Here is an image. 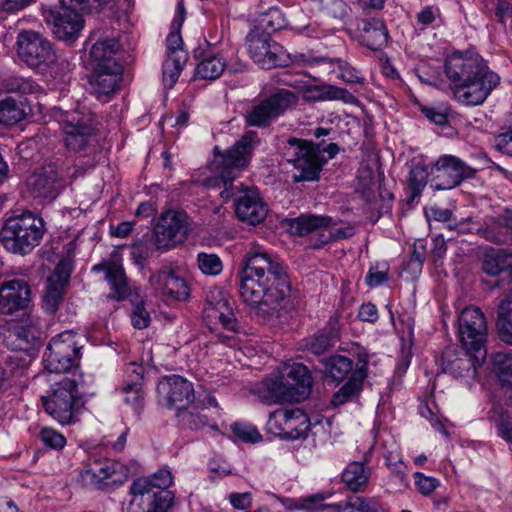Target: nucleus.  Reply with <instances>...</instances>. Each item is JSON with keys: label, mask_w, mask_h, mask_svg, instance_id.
I'll return each mask as SVG.
<instances>
[{"label": "nucleus", "mask_w": 512, "mask_h": 512, "mask_svg": "<svg viewBox=\"0 0 512 512\" xmlns=\"http://www.w3.org/2000/svg\"><path fill=\"white\" fill-rule=\"evenodd\" d=\"M238 277L239 295L256 316L280 317L290 307L286 268L259 244L252 243L246 251Z\"/></svg>", "instance_id": "nucleus-1"}, {"label": "nucleus", "mask_w": 512, "mask_h": 512, "mask_svg": "<svg viewBox=\"0 0 512 512\" xmlns=\"http://www.w3.org/2000/svg\"><path fill=\"white\" fill-rule=\"evenodd\" d=\"M444 72L454 99L466 106L481 105L500 82V77L473 48L447 55Z\"/></svg>", "instance_id": "nucleus-2"}, {"label": "nucleus", "mask_w": 512, "mask_h": 512, "mask_svg": "<svg viewBox=\"0 0 512 512\" xmlns=\"http://www.w3.org/2000/svg\"><path fill=\"white\" fill-rule=\"evenodd\" d=\"M172 483V474L167 469L135 479L129 490L131 500L124 512H168L174 502V493L168 490Z\"/></svg>", "instance_id": "nucleus-3"}, {"label": "nucleus", "mask_w": 512, "mask_h": 512, "mask_svg": "<svg viewBox=\"0 0 512 512\" xmlns=\"http://www.w3.org/2000/svg\"><path fill=\"white\" fill-rule=\"evenodd\" d=\"M336 143L324 145V141L313 143L312 141L289 138L284 147V157L298 174L293 176L294 182L316 181L319 179L322 167L339 153Z\"/></svg>", "instance_id": "nucleus-4"}, {"label": "nucleus", "mask_w": 512, "mask_h": 512, "mask_svg": "<svg viewBox=\"0 0 512 512\" xmlns=\"http://www.w3.org/2000/svg\"><path fill=\"white\" fill-rule=\"evenodd\" d=\"M311 375L300 363L286 367L274 377L265 379L257 387V395L266 404L300 402L310 392Z\"/></svg>", "instance_id": "nucleus-5"}, {"label": "nucleus", "mask_w": 512, "mask_h": 512, "mask_svg": "<svg viewBox=\"0 0 512 512\" xmlns=\"http://www.w3.org/2000/svg\"><path fill=\"white\" fill-rule=\"evenodd\" d=\"M258 142L257 133L248 131L224 153L215 148L212 167L223 181L224 189L220 193L223 199L228 200L242 187V184L235 185L233 181L248 166L251 153Z\"/></svg>", "instance_id": "nucleus-6"}, {"label": "nucleus", "mask_w": 512, "mask_h": 512, "mask_svg": "<svg viewBox=\"0 0 512 512\" xmlns=\"http://www.w3.org/2000/svg\"><path fill=\"white\" fill-rule=\"evenodd\" d=\"M43 234L42 218L32 212H25L6 220L0 233V240L6 250L25 255L39 244Z\"/></svg>", "instance_id": "nucleus-7"}, {"label": "nucleus", "mask_w": 512, "mask_h": 512, "mask_svg": "<svg viewBox=\"0 0 512 512\" xmlns=\"http://www.w3.org/2000/svg\"><path fill=\"white\" fill-rule=\"evenodd\" d=\"M101 57L98 56V101L109 102L120 88L123 65L117 55L120 44L116 37L101 42Z\"/></svg>", "instance_id": "nucleus-8"}, {"label": "nucleus", "mask_w": 512, "mask_h": 512, "mask_svg": "<svg viewBox=\"0 0 512 512\" xmlns=\"http://www.w3.org/2000/svg\"><path fill=\"white\" fill-rule=\"evenodd\" d=\"M76 386L77 383L74 380L64 377L51 386L50 395L42 397L45 411L60 424L71 423L74 410L84 406L83 398L87 392L82 391L77 394Z\"/></svg>", "instance_id": "nucleus-9"}, {"label": "nucleus", "mask_w": 512, "mask_h": 512, "mask_svg": "<svg viewBox=\"0 0 512 512\" xmlns=\"http://www.w3.org/2000/svg\"><path fill=\"white\" fill-rule=\"evenodd\" d=\"M458 331L464 350L472 351L477 362H484L487 356V323L480 308L468 306L458 317Z\"/></svg>", "instance_id": "nucleus-10"}, {"label": "nucleus", "mask_w": 512, "mask_h": 512, "mask_svg": "<svg viewBox=\"0 0 512 512\" xmlns=\"http://www.w3.org/2000/svg\"><path fill=\"white\" fill-rule=\"evenodd\" d=\"M78 336L72 331H65L54 336L48 343L43 355L44 368L49 373H66L77 366L80 358Z\"/></svg>", "instance_id": "nucleus-11"}, {"label": "nucleus", "mask_w": 512, "mask_h": 512, "mask_svg": "<svg viewBox=\"0 0 512 512\" xmlns=\"http://www.w3.org/2000/svg\"><path fill=\"white\" fill-rule=\"evenodd\" d=\"M476 169L457 156L441 155L430 167V187L434 191L450 190L473 179Z\"/></svg>", "instance_id": "nucleus-12"}, {"label": "nucleus", "mask_w": 512, "mask_h": 512, "mask_svg": "<svg viewBox=\"0 0 512 512\" xmlns=\"http://www.w3.org/2000/svg\"><path fill=\"white\" fill-rule=\"evenodd\" d=\"M297 95L287 89H278L262 99L246 115L250 126L267 127L270 123L296 105Z\"/></svg>", "instance_id": "nucleus-13"}, {"label": "nucleus", "mask_w": 512, "mask_h": 512, "mask_svg": "<svg viewBox=\"0 0 512 512\" xmlns=\"http://www.w3.org/2000/svg\"><path fill=\"white\" fill-rule=\"evenodd\" d=\"M188 214L183 210H167L162 213L153 232L158 249L169 250L183 243L190 231Z\"/></svg>", "instance_id": "nucleus-14"}, {"label": "nucleus", "mask_w": 512, "mask_h": 512, "mask_svg": "<svg viewBox=\"0 0 512 512\" xmlns=\"http://www.w3.org/2000/svg\"><path fill=\"white\" fill-rule=\"evenodd\" d=\"M16 46L18 57L33 69L45 70L57 59L52 44L40 34H18Z\"/></svg>", "instance_id": "nucleus-15"}, {"label": "nucleus", "mask_w": 512, "mask_h": 512, "mask_svg": "<svg viewBox=\"0 0 512 512\" xmlns=\"http://www.w3.org/2000/svg\"><path fill=\"white\" fill-rule=\"evenodd\" d=\"M61 125L65 146L71 151H84L94 140L96 121L93 114H72Z\"/></svg>", "instance_id": "nucleus-16"}, {"label": "nucleus", "mask_w": 512, "mask_h": 512, "mask_svg": "<svg viewBox=\"0 0 512 512\" xmlns=\"http://www.w3.org/2000/svg\"><path fill=\"white\" fill-rule=\"evenodd\" d=\"M268 426L270 431L281 438L296 440L307 433L310 422L299 408L280 409L270 415Z\"/></svg>", "instance_id": "nucleus-17"}, {"label": "nucleus", "mask_w": 512, "mask_h": 512, "mask_svg": "<svg viewBox=\"0 0 512 512\" xmlns=\"http://www.w3.org/2000/svg\"><path fill=\"white\" fill-rule=\"evenodd\" d=\"M72 271L71 261L62 259L47 278L42 295V307L45 312L54 314L64 300Z\"/></svg>", "instance_id": "nucleus-18"}, {"label": "nucleus", "mask_w": 512, "mask_h": 512, "mask_svg": "<svg viewBox=\"0 0 512 512\" xmlns=\"http://www.w3.org/2000/svg\"><path fill=\"white\" fill-rule=\"evenodd\" d=\"M246 45L251 58L264 69L284 64L283 47L271 38V34H248Z\"/></svg>", "instance_id": "nucleus-19"}, {"label": "nucleus", "mask_w": 512, "mask_h": 512, "mask_svg": "<svg viewBox=\"0 0 512 512\" xmlns=\"http://www.w3.org/2000/svg\"><path fill=\"white\" fill-rule=\"evenodd\" d=\"M60 175L54 164L35 170L26 180L27 191L31 197L41 201L56 198L59 190Z\"/></svg>", "instance_id": "nucleus-20"}, {"label": "nucleus", "mask_w": 512, "mask_h": 512, "mask_svg": "<svg viewBox=\"0 0 512 512\" xmlns=\"http://www.w3.org/2000/svg\"><path fill=\"white\" fill-rule=\"evenodd\" d=\"M31 301V288L23 279H10L0 283V314L12 315L24 310Z\"/></svg>", "instance_id": "nucleus-21"}, {"label": "nucleus", "mask_w": 512, "mask_h": 512, "mask_svg": "<svg viewBox=\"0 0 512 512\" xmlns=\"http://www.w3.org/2000/svg\"><path fill=\"white\" fill-rule=\"evenodd\" d=\"M479 236L496 244H512V210L487 215L477 229Z\"/></svg>", "instance_id": "nucleus-22"}, {"label": "nucleus", "mask_w": 512, "mask_h": 512, "mask_svg": "<svg viewBox=\"0 0 512 512\" xmlns=\"http://www.w3.org/2000/svg\"><path fill=\"white\" fill-rule=\"evenodd\" d=\"M235 213L239 220L251 225L261 223L267 216L268 207L257 188H247L235 200Z\"/></svg>", "instance_id": "nucleus-23"}, {"label": "nucleus", "mask_w": 512, "mask_h": 512, "mask_svg": "<svg viewBox=\"0 0 512 512\" xmlns=\"http://www.w3.org/2000/svg\"><path fill=\"white\" fill-rule=\"evenodd\" d=\"M105 272V279L110 286L109 297L115 300H123L132 296L131 287L128 283L122 260L119 254L114 253L109 260L98 264V271Z\"/></svg>", "instance_id": "nucleus-24"}, {"label": "nucleus", "mask_w": 512, "mask_h": 512, "mask_svg": "<svg viewBox=\"0 0 512 512\" xmlns=\"http://www.w3.org/2000/svg\"><path fill=\"white\" fill-rule=\"evenodd\" d=\"M158 390L161 394H164L166 405L169 408H175L177 412L190 405L194 398L192 383L177 375H173L165 382L160 383Z\"/></svg>", "instance_id": "nucleus-25"}, {"label": "nucleus", "mask_w": 512, "mask_h": 512, "mask_svg": "<svg viewBox=\"0 0 512 512\" xmlns=\"http://www.w3.org/2000/svg\"><path fill=\"white\" fill-rule=\"evenodd\" d=\"M205 315L211 320L219 321L224 329L235 332L237 320L229 301L221 291H211L206 299Z\"/></svg>", "instance_id": "nucleus-26"}, {"label": "nucleus", "mask_w": 512, "mask_h": 512, "mask_svg": "<svg viewBox=\"0 0 512 512\" xmlns=\"http://www.w3.org/2000/svg\"><path fill=\"white\" fill-rule=\"evenodd\" d=\"M472 351L465 350L456 354L455 348H447L442 353V369L454 377L470 376L476 373L477 366L484 362H477Z\"/></svg>", "instance_id": "nucleus-27"}, {"label": "nucleus", "mask_w": 512, "mask_h": 512, "mask_svg": "<svg viewBox=\"0 0 512 512\" xmlns=\"http://www.w3.org/2000/svg\"><path fill=\"white\" fill-rule=\"evenodd\" d=\"M150 284L164 295L176 300H186L189 296V288L183 278L169 272H159L149 279Z\"/></svg>", "instance_id": "nucleus-28"}, {"label": "nucleus", "mask_w": 512, "mask_h": 512, "mask_svg": "<svg viewBox=\"0 0 512 512\" xmlns=\"http://www.w3.org/2000/svg\"><path fill=\"white\" fill-rule=\"evenodd\" d=\"M98 466V491H114L127 479V469L118 462L105 460L98 462Z\"/></svg>", "instance_id": "nucleus-29"}, {"label": "nucleus", "mask_w": 512, "mask_h": 512, "mask_svg": "<svg viewBox=\"0 0 512 512\" xmlns=\"http://www.w3.org/2000/svg\"><path fill=\"white\" fill-rule=\"evenodd\" d=\"M289 232L295 236H305L310 233L322 232V229L333 225L330 216L302 214L296 218L287 220Z\"/></svg>", "instance_id": "nucleus-30"}, {"label": "nucleus", "mask_w": 512, "mask_h": 512, "mask_svg": "<svg viewBox=\"0 0 512 512\" xmlns=\"http://www.w3.org/2000/svg\"><path fill=\"white\" fill-rule=\"evenodd\" d=\"M178 423L182 429L198 431L206 426H211V418L207 408L200 402H192L176 413Z\"/></svg>", "instance_id": "nucleus-31"}, {"label": "nucleus", "mask_w": 512, "mask_h": 512, "mask_svg": "<svg viewBox=\"0 0 512 512\" xmlns=\"http://www.w3.org/2000/svg\"><path fill=\"white\" fill-rule=\"evenodd\" d=\"M366 362L351 374L348 381L332 396L331 403L337 407L348 401L355 400L363 388V381L366 378Z\"/></svg>", "instance_id": "nucleus-32"}, {"label": "nucleus", "mask_w": 512, "mask_h": 512, "mask_svg": "<svg viewBox=\"0 0 512 512\" xmlns=\"http://www.w3.org/2000/svg\"><path fill=\"white\" fill-rule=\"evenodd\" d=\"M483 271L490 276L512 275V251L490 249L483 258Z\"/></svg>", "instance_id": "nucleus-33"}, {"label": "nucleus", "mask_w": 512, "mask_h": 512, "mask_svg": "<svg viewBox=\"0 0 512 512\" xmlns=\"http://www.w3.org/2000/svg\"><path fill=\"white\" fill-rule=\"evenodd\" d=\"M492 362L493 372L507 400L512 405V354L498 352L493 356Z\"/></svg>", "instance_id": "nucleus-34"}, {"label": "nucleus", "mask_w": 512, "mask_h": 512, "mask_svg": "<svg viewBox=\"0 0 512 512\" xmlns=\"http://www.w3.org/2000/svg\"><path fill=\"white\" fill-rule=\"evenodd\" d=\"M370 470L362 462H351L342 473V481L347 488L354 492L363 491L369 481Z\"/></svg>", "instance_id": "nucleus-35"}, {"label": "nucleus", "mask_w": 512, "mask_h": 512, "mask_svg": "<svg viewBox=\"0 0 512 512\" xmlns=\"http://www.w3.org/2000/svg\"><path fill=\"white\" fill-rule=\"evenodd\" d=\"M335 338L336 333L333 329L324 328L318 333L303 339L299 343V348L314 355H320L333 345Z\"/></svg>", "instance_id": "nucleus-36"}, {"label": "nucleus", "mask_w": 512, "mask_h": 512, "mask_svg": "<svg viewBox=\"0 0 512 512\" xmlns=\"http://www.w3.org/2000/svg\"><path fill=\"white\" fill-rule=\"evenodd\" d=\"M324 374L334 381H343L353 373V361L342 355H333L323 360Z\"/></svg>", "instance_id": "nucleus-37"}, {"label": "nucleus", "mask_w": 512, "mask_h": 512, "mask_svg": "<svg viewBox=\"0 0 512 512\" xmlns=\"http://www.w3.org/2000/svg\"><path fill=\"white\" fill-rule=\"evenodd\" d=\"M199 60L195 68V76L198 79L215 80L222 75L226 67L224 60L213 53L201 57Z\"/></svg>", "instance_id": "nucleus-38"}, {"label": "nucleus", "mask_w": 512, "mask_h": 512, "mask_svg": "<svg viewBox=\"0 0 512 512\" xmlns=\"http://www.w3.org/2000/svg\"><path fill=\"white\" fill-rule=\"evenodd\" d=\"M188 54L178 53L176 57H166L162 65V82L165 89H171L176 84L186 62Z\"/></svg>", "instance_id": "nucleus-39"}, {"label": "nucleus", "mask_w": 512, "mask_h": 512, "mask_svg": "<svg viewBox=\"0 0 512 512\" xmlns=\"http://www.w3.org/2000/svg\"><path fill=\"white\" fill-rule=\"evenodd\" d=\"M286 28V20L281 11L271 8L259 15L251 32H279Z\"/></svg>", "instance_id": "nucleus-40"}, {"label": "nucleus", "mask_w": 512, "mask_h": 512, "mask_svg": "<svg viewBox=\"0 0 512 512\" xmlns=\"http://www.w3.org/2000/svg\"><path fill=\"white\" fill-rule=\"evenodd\" d=\"M25 105L22 102H18L12 97H6L0 100V124L11 126L26 116Z\"/></svg>", "instance_id": "nucleus-41"}, {"label": "nucleus", "mask_w": 512, "mask_h": 512, "mask_svg": "<svg viewBox=\"0 0 512 512\" xmlns=\"http://www.w3.org/2000/svg\"><path fill=\"white\" fill-rule=\"evenodd\" d=\"M429 177L430 169H428L426 165L418 163L412 166L408 177V186L410 189L408 203H412L416 198L420 197Z\"/></svg>", "instance_id": "nucleus-42"}, {"label": "nucleus", "mask_w": 512, "mask_h": 512, "mask_svg": "<svg viewBox=\"0 0 512 512\" xmlns=\"http://www.w3.org/2000/svg\"><path fill=\"white\" fill-rule=\"evenodd\" d=\"M498 330L503 341L512 342V293L500 302L498 310Z\"/></svg>", "instance_id": "nucleus-43"}, {"label": "nucleus", "mask_w": 512, "mask_h": 512, "mask_svg": "<svg viewBox=\"0 0 512 512\" xmlns=\"http://www.w3.org/2000/svg\"><path fill=\"white\" fill-rule=\"evenodd\" d=\"M158 249L156 245V236L153 232L151 235L146 234L141 239L135 241L131 246V257L135 263L140 264Z\"/></svg>", "instance_id": "nucleus-44"}, {"label": "nucleus", "mask_w": 512, "mask_h": 512, "mask_svg": "<svg viewBox=\"0 0 512 512\" xmlns=\"http://www.w3.org/2000/svg\"><path fill=\"white\" fill-rule=\"evenodd\" d=\"M348 512H388L382 503L375 497H351L345 504Z\"/></svg>", "instance_id": "nucleus-45"}, {"label": "nucleus", "mask_w": 512, "mask_h": 512, "mask_svg": "<svg viewBox=\"0 0 512 512\" xmlns=\"http://www.w3.org/2000/svg\"><path fill=\"white\" fill-rule=\"evenodd\" d=\"M7 92H20L22 94H35L40 91V86L31 79L10 76L2 80Z\"/></svg>", "instance_id": "nucleus-46"}, {"label": "nucleus", "mask_w": 512, "mask_h": 512, "mask_svg": "<svg viewBox=\"0 0 512 512\" xmlns=\"http://www.w3.org/2000/svg\"><path fill=\"white\" fill-rule=\"evenodd\" d=\"M325 499L326 496L323 493H317L298 500L287 499L286 507L289 510H305L307 512H314L316 511V508H324Z\"/></svg>", "instance_id": "nucleus-47"}, {"label": "nucleus", "mask_w": 512, "mask_h": 512, "mask_svg": "<svg viewBox=\"0 0 512 512\" xmlns=\"http://www.w3.org/2000/svg\"><path fill=\"white\" fill-rule=\"evenodd\" d=\"M353 38L360 45L367 47L372 51H380L387 46L389 34H354Z\"/></svg>", "instance_id": "nucleus-48"}, {"label": "nucleus", "mask_w": 512, "mask_h": 512, "mask_svg": "<svg viewBox=\"0 0 512 512\" xmlns=\"http://www.w3.org/2000/svg\"><path fill=\"white\" fill-rule=\"evenodd\" d=\"M197 262L199 269L206 275H218L222 271V262L216 254L199 253Z\"/></svg>", "instance_id": "nucleus-49"}, {"label": "nucleus", "mask_w": 512, "mask_h": 512, "mask_svg": "<svg viewBox=\"0 0 512 512\" xmlns=\"http://www.w3.org/2000/svg\"><path fill=\"white\" fill-rule=\"evenodd\" d=\"M353 235H354V229L351 226H346V227L338 228V229H332V230H329L327 234H325L324 232H321L319 241L316 242L315 244H312V247L318 249L330 242L337 241L340 239L350 238Z\"/></svg>", "instance_id": "nucleus-50"}, {"label": "nucleus", "mask_w": 512, "mask_h": 512, "mask_svg": "<svg viewBox=\"0 0 512 512\" xmlns=\"http://www.w3.org/2000/svg\"><path fill=\"white\" fill-rule=\"evenodd\" d=\"M134 307L131 312V323L136 329H144L150 324V314L144 306L143 300L134 302L131 299Z\"/></svg>", "instance_id": "nucleus-51"}, {"label": "nucleus", "mask_w": 512, "mask_h": 512, "mask_svg": "<svg viewBox=\"0 0 512 512\" xmlns=\"http://www.w3.org/2000/svg\"><path fill=\"white\" fill-rule=\"evenodd\" d=\"M223 41V34H208V37L203 38V42H199L197 48L194 50L196 59H200L206 55L214 53L216 47Z\"/></svg>", "instance_id": "nucleus-52"}, {"label": "nucleus", "mask_w": 512, "mask_h": 512, "mask_svg": "<svg viewBox=\"0 0 512 512\" xmlns=\"http://www.w3.org/2000/svg\"><path fill=\"white\" fill-rule=\"evenodd\" d=\"M331 63H335L338 65V69L340 71L339 77L343 79L344 81L348 83H357V84H363L364 79L358 75V72L355 68L350 66L347 62L335 58V59H329Z\"/></svg>", "instance_id": "nucleus-53"}, {"label": "nucleus", "mask_w": 512, "mask_h": 512, "mask_svg": "<svg viewBox=\"0 0 512 512\" xmlns=\"http://www.w3.org/2000/svg\"><path fill=\"white\" fill-rule=\"evenodd\" d=\"M232 431L238 438L245 442L256 443L262 438L257 428L248 424L235 423L232 426Z\"/></svg>", "instance_id": "nucleus-54"}, {"label": "nucleus", "mask_w": 512, "mask_h": 512, "mask_svg": "<svg viewBox=\"0 0 512 512\" xmlns=\"http://www.w3.org/2000/svg\"><path fill=\"white\" fill-rule=\"evenodd\" d=\"M414 479L418 491L425 496L430 495L440 485L438 479L426 476L421 472H415Z\"/></svg>", "instance_id": "nucleus-55"}, {"label": "nucleus", "mask_w": 512, "mask_h": 512, "mask_svg": "<svg viewBox=\"0 0 512 512\" xmlns=\"http://www.w3.org/2000/svg\"><path fill=\"white\" fill-rule=\"evenodd\" d=\"M118 8V0H98V13L99 12H105L107 10V15L110 16V15H114L115 13H117V23H118V27L116 26H111V29L112 30H122V27H121V19H124L125 21L127 20V16L125 13L123 12H119L118 10H116ZM123 29H128L127 27H123Z\"/></svg>", "instance_id": "nucleus-56"}, {"label": "nucleus", "mask_w": 512, "mask_h": 512, "mask_svg": "<svg viewBox=\"0 0 512 512\" xmlns=\"http://www.w3.org/2000/svg\"><path fill=\"white\" fill-rule=\"evenodd\" d=\"M496 423L499 435L507 442L512 443V413L502 411Z\"/></svg>", "instance_id": "nucleus-57"}, {"label": "nucleus", "mask_w": 512, "mask_h": 512, "mask_svg": "<svg viewBox=\"0 0 512 512\" xmlns=\"http://www.w3.org/2000/svg\"><path fill=\"white\" fill-rule=\"evenodd\" d=\"M41 439L49 447L53 449H61L65 446V437L57 431L50 428H43L41 430Z\"/></svg>", "instance_id": "nucleus-58"}, {"label": "nucleus", "mask_w": 512, "mask_h": 512, "mask_svg": "<svg viewBox=\"0 0 512 512\" xmlns=\"http://www.w3.org/2000/svg\"><path fill=\"white\" fill-rule=\"evenodd\" d=\"M17 153L21 159L25 161H36L39 158V154L37 152V143L33 139H27L22 141L17 146Z\"/></svg>", "instance_id": "nucleus-59"}, {"label": "nucleus", "mask_w": 512, "mask_h": 512, "mask_svg": "<svg viewBox=\"0 0 512 512\" xmlns=\"http://www.w3.org/2000/svg\"><path fill=\"white\" fill-rule=\"evenodd\" d=\"M125 402L130 404L133 408L138 409L141 406L142 392L141 386L138 382L127 384L124 387Z\"/></svg>", "instance_id": "nucleus-60"}, {"label": "nucleus", "mask_w": 512, "mask_h": 512, "mask_svg": "<svg viewBox=\"0 0 512 512\" xmlns=\"http://www.w3.org/2000/svg\"><path fill=\"white\" fill-rule=\"evenodd\" d=\"M167 57H176L180 52L188 54L184 47V42L181 34H168L166 39Z\"/></svg>", "instance_id": "nucleus-61"}, {"label": "nucleus", "mask_w": 512, "mask_h": 512, "mask_svg": "<svg viewBox=\"0 0 512 512\" xmlns=\"http://www.w3.org/2000/svg\"><path fill=\"white\" fill-rule=\"evenodd\" d=\"M112 436L113 435H110V434L103 435L101 442L98 444V446H103V447L111 446V448L114 451L121 452L124 449L125 444H126L127 429L120 430L116 441H112V439H111Z\"/></svg>", "instance_id": "nucleus-62"}, {"label": "nucleus", "mask_w": 512, "mask_h": 512, "mask_svg": "<svg viewBox=\"0 0 512 512\" xmlns=\"http://www.w3.org/2000/svg\"><path fill=\"white\" fill-rule=\"evenodd\" d=\"M495 147L503 154L512 156V129L499 134L495 138Z\"/></svg>", "instance_id": "nucleus-63"}, {"label": "nucleus", "mask_w": 512, "mask_h": 512, "mask_svg": "<svg viewBox=\"0 0 512 512\" xmlns=\"http://www.w3.org/2000/svg\"><path fill=\"white\" fill-rule=\"evenodd\" d=\"M231 505L237 510H245L251 507L252 498L251 493H231L229 495Z\"/></svg>", "instance_id": "nucleus-64"}]
</instances>
